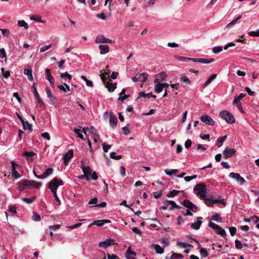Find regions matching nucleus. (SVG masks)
<instances>
[{"mask_svg":"<svg viewBox=\"0 0 259 259\" xmlns=\"http://www.w3.org/2000/svg\"><path fill=\"white\" fill-rule=\"evenodd\" d=\"M41 185V183L40 182H36L34 181L25 180L19 183L18 189L19 191H22L26 188H39Z\"/></svg>","mask_w":259,"mask_h":259,"instance_id":"obj_1","label":"nucleus"},{"mask_svg":"<svg viewBox=\"0 0 259 259\" xmlns=\"http://www.w3.org/2000/svg\"><path fill=\"white\" fill-rule=\"evenodd\" d=\"M206 191V185L203 183L198 184L194 187V191L201 199H205Z\"/></svg>","mask_w":259,"mask_h":259,"instance_id":"obj_2","label":"nucleus"},{"mask_svg":"<svg viewBox=\"0 0 259 259\" xmlns=\"http://www.w3.org/2000/svg\"><path fill=\"white\" fill-rule=\"evenodd\" d=\"M219 116L225 120L228 123L232 124L235 122L233 115L226 110L222 111L219 114Z\"/></svg>","mask_w":259,"mask_h":259,"instance_id":"obj_3","label":"nucleus"},{"mask_svg":"<svg viewBox=\"0 0 259 259\" xmlns=\"http://www.w3.org/2000/svg\"><path fill=\"white\" fill-rule=\"evenodd\" d=\"M62 185H63V181L55 178L49 183L48 188L52 192H57L58 187Z\"/></svg>","mask_w":259,"mask_h":259,"instance_id":"obj_4","label":"nucleus"},{"mask_svg":"<svg viewBox=\"0 0 259 259\" xmlns=\"http://www.w3.org/2000/svg\"><path fill=\"white\" fill-rule=\"evenodd\" d=\"M208 226L213 230H214L218 234L221 235L223 237L225 238L226 236V233L224 229L222 228L219 225L210 221L208 223Z\"/></svg>","mask_w":259,"mask_h":259,"instance_id":"obj_5","label":"nucleus"},{"mask_svg":"<svg viewBox=\"0 0 259 259\" xmlns=\"http://www.w3.org/2000/svg\"><path fill=\"white\" fill-rule=\"evenodd\" d=\"M148 74L146 73H137L135 76L132 78V80L136 82L137 81H141L144 83L147 80Z\"/></svg>","mask_w":259,"mask_h":259,"instance_id":"obj_6","label":"nucleus"},{"mask_svg":"<svg viewBox=\"0 0 259 259\" xmlns=\"http://www.w3.org/2000/svg\"><path fill=\"white\" fill-rule=\"evenodd\" d=\"M229 177L233 179H235L240 185H243L245 182V180L243 177L240 176L238 173L231 172L229 174Z\"/></svg>","mask_w":259,"mask_h":259,"instance_id":"obj_7","label":"nucleus"},{"mask_svg":"<svg viewBox=\"0 0 259 259\" xmlns=\"http://www.w3.org/2000/svg\"><path fill=\"white\" fill-rule=\"evenodd\" d=\"M236 151L234 148L226 147L223 151L224 157L228 159L231 157L236 153Z\"/></svg>","mask_w":259,"mask_h":259,"instance_id":"obj_8","label":"nucleus"},{"mask_svg":"<svg viewBox=\"0 0 259 259\" xmlns=\"http://www.w3.org/2000/svg\"><path fill=\"white\" fill-rule=\"evenodd\" d=\"M183 204L185 207L188 208L189 210H190L193 212H196L197 211V207L196 205L192 203L189 200H185L183 201Z\"/></svg>","mask_w":259,"mask_h":259,"instance_id":"obj_9","label":"nucleus"},{"mask_svg":"<svg viewBox=\"0 0 259 259\" xmlns=\"http://www.w3.org/2000/svg\"><path fill=\"white\" fill-rule=\"evenodd\" d=\"M200 119L201 121L203 122L207 125L212 126L214 124V120L208 115H202Z\"/></svg>","mask_w":259,"mask_h":259,"instance_id":"obj_10","label":"nucleus"},{"mask_svg":"<svg viewBox=\"0 0 259 259\" xmlns=\"http://www.w3.org/2000/svg\"><path fill=\"white\" fill-rule=\"evenodd\" d=\"M115 244L114 240L112 239H107L104 241L100 242L99 246L100 247L106 248L109 246Z\"/></svg>","mask_w":259,"mask_h":259,"instance_id":"obj_11","label":"nucleus"},{"mask_svg":"<svg viewBox=\"0 0 259 259\" xmlns=\"http://www.w3.org/2000/svg\"><path fill=\"white\" fill-rule=\"evenodd\" d=\"M95 42L96 43H113L114 41L105 38L103 35H99L96 37Z\"/></svg>","mask_w":259,"mask_h":259,"instance_id":"obj_12","label":"nucleus"},{"mask_svg":"<svg viewBox=\"0 0 259 259\" xmlns=\"http://www.w3.org/2000/svg\"><path fill=\"white\" fill-rule=\"evenodd\" d=\"M73 151L71 149L69 150L63 156L64 159V164L65 165H67L68 163V161L70 159L73 157Z\"/></svg>","mask_w":259,"mask_h":259,"instance_id":"obj_13","label":"nucleus"},{"mask_svg":"<svg viewBox=\"0 0 259 259\" xmlns=\"http://www.w3.org/2000/svg\"><path fill=\"white\" fill-rule=\"evenodd\" d=\"M197 221L196 222H195L194 223L191 224V227L194 229V230H198L202 223V218L201 217H198L197 218Z\"/></svg>","mask_w":259,"mask_h":259,"instance_id":"obj_14","label":"nucleus"},{"mask_svg":"<svg viewBox=\"0 0 259 259\" xmlns=\"http://www.w3.org/2000/svg\"><path fill=\"white\" fill-rule=\"evenodd\" d=\"M111 221L108 220H100L94 221L92 224L89 225L90 227L91 225H96L99 227L103 226L105 224L110 223Z\"/></svg>","mask_w":259,"mask_h":259,"instance_id":"obj_15","label":"nucleus"},{"mask_svg":"<svg viewBox=\"0 0 259 259\" xmlns=\"http://www.w3.org/2000/svg\"><path fill=\"white\" fill-rule=\"evenodd\" d=\"M117 122V119L115 116H114L113 113L110 112V118H109V123L111 126L113 128H115L116 127Z\"/></svg>","mask_w":259,"mask_h":259,"instance_id":"obj_16","label":"nucleus"},{"mask_svg":"<svg viewBox=\"0 0 259 259\" xmlns=\"http://www.w3.org/2000/svg\"><path fill=\"white\" fill-rule=\"evenodd\" d=\"M164 204L170 205V207L169 208V210H172L174 208L180 209L182 208L180 206L177 205L174 201L166 200L164 202Z\"/></svg>","mask_w":259,"mask_h":259,"instance_id":"obj_17","label":"nucleus"},{"mask_svg":"<svg viewBox=\"0 0 259 259\" xmlns=\"http://www.w3.org/2000/svg\"><path fill=\"white\" fill-rule=\"evenodd\" d=\"M155 85V91L157 93H160L162 92L163 88L161 85V83L159 82V80L158 79H155L154 81Z\"/></svg>","mask_w":259,"mask_h":259,"instance_id":"obj_18","label":"nucleus"},{"mask_svg":"<svg viewBox=\"0 0 259 259\" xmlns=\"http://www.w3.org/2000/svg\"><path fill=\"white\" fill-rule=\"evenodd\" d=\"M99 48L100 50V54L102 55L106 54L109 51V46L107 45H100Z\"/></svg>","mask_w":259,"mask_h":259,"instance_id":"obj_19","label":"nucleus"},{"mask_svg":"<svg viewBox=\"0 0 259 259\" xmlns=\"http://www.w3.org/2000/svg\"><path fill=\"white\" fill-rule=\"evenodd\" d=\"M126 91L125 89H123L119 94V97L118 98V101H121L122 103L124 102V101L127 99L129 97V95H126L125 94Z\"/></svg>","mask_w":259,"mask_h":259,"instance_id":"obj_20","label":"nucleus"},{"mask_svg":"<svg viewBox=\"0 0 259 259\" xmlns=\"http://www.w3.org/2000/svg\"><path fill=\"white\" fill-rule=\"evenodd\" d=\"M80 168L84 175L88 176L91 175L92 170L90 166H85L83 165V163H82Z\"/></svg>","mask_w":259,"mask_h":259,"instance_id":"obj_21","label":"nucleus"},{"mask_svg":"<svg viewBox=\"0 0 259 259\" xmlns=\"http://www.w3.org/2000/svg\"><path fill=\"white\" fill-rule=\"evenodd\" d=\"M151 247L154 249L158 254H162L164 252V247H161L158 244H152L151 245Z\"/></svg>","mask_w":259,"mask_h":259,"instance_id":"obj_22","label":"nucleus"},{"mask_svg":"<svg viewBox=\"0 0 259 259\" xmlns=\"http://www.w3.org/2000/svg\"><path fill=\"white\" fill-rule=\"evenodd\" d=\"M53 171V169L51 168H47L43 174L41 175V176L38 177L41 179H45L50 175H51Z\"/></svg>","mask_w":259,"mask_h":259,"instance_id":"obj_23","label":"nucleus"},{"mask_svg":"<svg viewBox=\"0 0 259 259\" xmlns=\"http://www.w3.org/2000/svg\"><path fill=\"white\" fill-rule=\"evenodd\" d=\"M30 19L43 24L46 23L45 21L42 20L41 17L37 15L31 16L30 17Z\"/></svg>","mask_w":259,"mask_h":259,"instance_id":"obj_24","label":"nucleus"},{"mask_svg":"<svg viewBox=\"0 0 259 259\" xmlns=\"http://www.w3.org/2000/svg\"><path fill=\"white\" fill-rule=\"evenodd\" d=\"M111 80V79H109V81H108V83L106 84H105L106 88L108 89V91L109 92H113L115 89L116 88V83H110L109 81Z\"/></svg>","mask_w":259,"mask_h":259,"instance_id":"obj_25","label":"nucleus"},{"mask_svg":"<svg viewBox=\"0 0 259 259\" xmlns=\"http://www.w3.org/2000/svg\"><path fill=\"white\" fill-rule=\"evenodd\" d=\"M245 94L244 93H241L239 96H235L233 101V104L240 103V100L243 99L245 96Z\"/></svg>","mask_w":259,"mask_h":259,"instance_id":"obj_26","label":"nucleus"},{"mask_svg":"<svg viewBox=\"0 0 259 259\" xmlns=\"http://www.w3.org/2000/svg\"><path fill=\"white\" fill-rule=\"evenodd\" d=\"M177 245L182 248H192L193 246L188 243L182 242L180 241H177Z\"/></svg>","mask_w":259,"mask_h":259,"instance_id":"obj_27","label":"nucleus"},{"mask_svg":"<svg viewBox=\"0 0 259 259\" xmlns=\"http://www.w3.org/2000/svg\"><path fill=\"white\" fill-rule=\"evenodd\" d=\"M34 97H35V99L36 100V102L37 105L40 108H42L44 106V103L43 101H42L39 95L38 94L36 96H34Z\"/></svg>","mask_w":259,"mask_h":259,"instance_id":"obj_28","label":"nucleus"},{"mask_svg":"<svg viewBox=\"0 0 259 259\" xmlns=\"http://www.w3.org/2000/svg\"><path fill=\"white\" fill-rule=\"evenodd\" d=\"M211 220L218 223H221L222 222V218L220 214L216 212L213 213L211 217Z\"/></svg>","mask_w":259,"mask_h":259,"instance_id":"obj_29","label":"nucleus"},{"mask_svg":"<svg viewBox=\"0 0 259 259\" xmlns=\"http://www.w3.org/2000/svg\"><path fill=\"white\" fill-rule=\"evenodd\" d=\"M46 90L48 97L51 100V101H55L56 100V98L53 95L51 89L48 87L46 88Z\"/></svg>","mask_w":259,"mask_h":259,"instance_id":"obj_30","label":"nucleus"},{"mask_svg":"<svg viewBox=\"0 0 259 259\" xmlns=\"http://www.w3.org/2000/svg\"><path fill=\"white\" fill-rule=\"evenodd\" d=\"M58 88L61 91H62L64 92H67L70 91L69 86L66 83H63V85H58L57 86Z\"/></svg>","mask_w":259,"mask_h":259,"instance_id":"obj_31","label":"nucleus"},{"mask_svg":"<svg viewBox=\"0 0 259 259\" xmlns=\"http://www.w3.org/2000/svg\"><path fill=\"white\" fill-rule=\"evenodd\" d=\"M227 136L219 137L217 141V145L218 147H220L223 145L224 142L226 140Z\"/></svg>","mask_w":259,"mask_h":259,"instance_id":"obj_32","label":"nucleus"},{"mask_svg":"<svg viewBox=\"0 0 259 259\" xmlns=\"http://www.w3.org/2000/svg\"><path fill=\"white\" fill-rule=\"evenodd\" d=\"M109 72H106L101 74V78L104 84L107 83L109 81V79L106 76L107 75L109 76Z\"/></svg>","mask_w":259,"mask_h":259,"instance_id":"obj_33","label":"nucleus"},{"mask_svg":"<svg viewBox=\"0 0 259 259\" xmlns=\"http://www.w3.org/2000/svg\"><path fill=\"white\" fill-rule=\"evenodd\" d=\"M166 174L169 176H171L173 175H176L179 170L178 169H165L164 170Z\"/></svg>","mask_w":259,"mask_h":259,"instance_id":"obj_34","label":"nucleus"},{"mask_svg":"<svg viewBox=\"0 0 259 259\" xmlns=\"http://www.w3.org/2000/svg\"><path fill=\"white\" fill-rule=\"evenodd\" d=\"M180 79L182 82L185 83L187 84H191V82L190 79L185 74L181 75Z\"/></svg>","mask_w":259,"mask_h":259,"instance_id":"obj_35","label":"nucleus"},{"mask_svg":"<svg viewBox=\"0 0 259 259\" xmlns=\"http://www.w3.org/2000/svg\"><path fill=\"white\" fill-rule=\"evenodd\" d=\"M217 75L216 74H213L211 75L205 82L204 85L205 87L207 86L210 83V82L217 77Z\"/></svg>","mask_w":259,"mask_h":259,"instance_id":"obj_36","label":"nucleus"},{"mask_svg":"<svg viewBox=\"0 0 259 259\" xmlns=\"http://www.w3.org/2000/svg\"><path fill=\"white\" fill-rule=\"evenodd\" d=\"M214 61V59L213 58H211L209 59L206 58H200L199 59V63H203V64H208L212 63Z\"/></svg>","mask_w":259,"mask_h":259,"instance_id":"obj_37","label":"nucleus"},{"mask_svg":"<svg viewBox=\"0 0 259 259\" xmlns=\"http://www.w3.org/2000/svg\"><path fill=\"white\" fill-rule=\"evenodd\" d=\"M22 123L24 130H28L30 131H32V125L29 124L28 121H25L23 120V122H22Z\"/></svg>","mask_w":259,"mask_h":259,"instance_id":"obj_38","label":"nucleus"},{"mask_svg":"<svg viewBox=\"0 0 259 259\" xmlns=\"http://www.w3.org/2000/svg\"><path fill=\"white\" fill-rule=\"evenodd\" d=\"M242 16L241 15H239L238 17H237L236 19L233 20L232 21H231L227 26H226V27L227 28H230L231 27H232V26L234 25L237 22V21H238L241 18Z\"/></svg>","mask_w":259,"mask_h":259,"instance_id":"obj_39","label":"nucleus"},{"mask_svg":"<svg viewBox=\"0 0 259 259\" xmlns=\"http://www.w3.org/2000/svg\"><path fill=\"white\" fill-rule=\"evenodd\" d=\"M12 176L16 179H19L20 177V175L16 170V167L12 168Z\"/></svg>","mask_w":259,"mask_h":259,"instance_id":"obj_40","label":"nucleus"},{"mask_svg":"<svg viewBox=\"0 0 259 259\" xmlns=\"http://www.w3.org/2000/svg\"><path fill=\"white\" fill-rule=\"evenodd\" d=\"M45 75L46 79L48 80L54 79L51 73V70L49 68L46 69Z\"/></svg>","mask_w":259,"mask_h":259,"instance_id":"obj_41","label":"nucleus"},{"mask_svg":"<svg viewBox=\"0 0 259 259\" xmlns=\"http://www.w3.org/2000/svg\"><path fill=\"white\" fill-rule=\"evenodd\" d=\"M18 25L21 27H24L25 29H28V25L24 20H19L18 21Z\"/></svg>","mask_w":259,"mask_h":259,"instance_id":"obj_42","label":"nucleus"},{"mask_svg":"<svg viewBox=\"0 0 259 259\" xmlns=\"http://www.w3.org/2000/svg\"><path fill=\"white\" fill-rule=\"evenodd\" d=\"M23 155L26 157L28 160H32V158L34 156V153L31 152L26 151L23 153Z\"/></svg>","mask_w":259,"mask_h":259,"instance_id":"obj_43","label":"nucleus"},{"mask_svg":"<svg viewBox=\"0 0 259 259\" xmlns=\"http://www.w3.org/2000/svg\"><path fill=\"white\" fill-rule=\"evenodd\" d=\"M32 73V69L30 65H27L25 66V68L24 70V74L26 75L27 76Z\"/></svg>","mask_w":259,"mask_h":259,"instance_id":"obj_44","label":"nucleus"},{"mask_svg":"<svg viewBox=\"0 0 259 259\" xmlns=\"http://www.w3.org/2000/svg\"><path fill=\"white\" fill-rule=\"evenodd\" d=\"M183 256L181 254L177 253H174L172 252L170 257V259H183Z\"/></svg>","mask_w":259,"mask_h":259,"instance_id":"obj_45","label":"nucleus"},{"mask_svg":"<svg viewBox=\"0 0 259 259\" xmlns=\"http://www.w3.org/2000/svg\"><path fill=\"white\" fill-rule=\"evenodd\" d=\"M151 97H152V93H150L146 94L145 92H141L139 94V97H138V98H142V97L150 98Z\"/></svg>","mask_w":259,"mask_h":259,"instance_id":"obj_46","label":"nucleus"},{"mask_svg":"<svg viewBox=\"0 0 259 259\" xmlns=\"http://www.w3.org/2000/svg\"><path fill=\"white\" fill-rule=\"evenodd\" d=\"M179 192V191L176 190H173L172 191H170L167 194L166 196L168 197H174L176 196Z\"/></svg>","mask_w":259,"mask_h":259,"instance_id":"obj_47","label":"nucleus"},{"mask_svg":"<svg viewBox=\"0 0 259 259\" xmlns=\"http://www.w3.org/2000/svg\"><path fill=\"white\" fill-rule=\"evenodd\" d=\"M110 157L111 158L116 160H119L121 158V155H116V153L114 152H112L110 153Z\"/></svg>","mask_w":259,"mask_h":259,"instance_id":"obj_48","label":"nucleus"},{"mask_svg":"<svg viewBox=\"0 0 259 259\" xmlns=\"http://www.w3.org/2000/svg\"><path fill=\"white\" fill-rule=\"evenodd\" d=\"M89 132L93 135V136H96V137H98V132L97 130L94 127L92 126L89 128Z\"/></svg>","mask_w":259,"mask_h":259,"instance_id":"obj_49","label":"nucleus"},{"mask_svg":"<svg viewBox=\"0 0 259 259\" xmlns=\"http://www.w3.org/2000/svg\"><path fill=\"white\" fill-rule=\"evenodd\" d=\"M60 76L62 79H64L65 80L68 79L69 80H70L72 78L71 76L67 72L62 73Z\"/></svg>","mask_w":259,"mask_h":259,"instance_id":"obj_50","label":"nucleus"},{"mask_svg":"<svg viewBox=\"0 0 259 259\" xmlns=\"http://www.w3.org/2000/svg\"><path fill=\"white\" fill-rule=\"evenodd\" d=\"M53 194V196L55 198V203L57 205H60L61 204V201L60 200L59 198H58L57 192H52Z\"/></svg>","mask_w":259,"mask_h":259,"instance_id":"obj_51","label":"nucleus"},{"mask_svg":"<svg viewBox=\"0 0 259 259\" xmlns=\"http://www.w3.org/2000/svg\"><path fill=\"white\" fill-rule=\"evenodd\" d=\"M81 78L84 80L86 82V84L87 86L88 87H92L93 85V82L90 81V80H89L86 77V76H84V75H81Z\"/></svg>","mask_w":259,"mask_h":259,"instance_id":"obj_52","label":"nucleus"},{"mask_svg":"<svg viewBox=\"0 0 259 259\" xmlns=\"http://www.w3.org/2000/svg\"><path fill=\"white\" fill-rule=\"evenodd\" d=\"M223 48L221 46H216L212 48V52L214 54H218L222 52Z\"/></svg>","mask_w":259,"mask_h":259,"instance_id":"obj_53","label":"nucleus"},{"mask_svg":"<svg viewBox=\"0 0 259 259\" xmlns=\"http://www.w3.org/2000/svg\"><path fill=\"white\" fill-rule=\"evenodd\" d=\"M8 211L13 215H14L17 213L16 207L13 205L10 206L9 208Z\"/></svg>","mask_w":259,"mask_h":259,"instance_id":"obj_54","label":"nucleus"},{"mask_svg":"<svg viewBox=\"0 0 259 259\" xmlns=\"http://www.w3.org/2000/svg\"><path fill=\"white\" fill-rule=\"evenodd\" d=\"M200 252L201 255L204 257H206L208 255V253L205 248H201L200 250Z\"/></svg>","mask_w":259,"mask_h":259,"instance_id":"obj_55","label":"nucleus"},{"mask_svg":"<svg viewBox=\"0 0 259 259\" xmlns=\"http://www.w3.org/2000/svg\"><path fill=\"white\" fill-rule=\"evenodd\" d=\"M248 35L251 36H259V29H257L255 31H249Z\"/></svg>","mask_w":259,"mask_h":259,"instance_id":"obj_56","label":"nucleus"},{"mask_svg":"<svg viewBox=\"0 0 259 259\" xmlns=\"http://www.w3.org/2000/svg\"><path fill=\"white\" fill-rule=\"evenodd\" d=\"M35 197H32L30 198L25 197L23 198V200L27 203H31L35 200Z\"/></svg>","mask_w":259,"mask_h":259,"instance_id":"obj_57","label":"nucleus"},{"mask_svg":"<svg viewBox=\"0 0 259 259\" xmlns=\"http://www.w3.org/2000/svg\"><path fill=\"white\" fill-rule=\"evenodd\" d=\"M205 200H206V204L209 206H212L213 204L217 202V200H213L210 199H204Z\"/></svg>","mask_w":259,"mask_h":259,"instance_id":"obj_58","label":"nucleus"},{"mask_svg":"<svg viewBox=\"0 0 259 259\" xmlns=\"http://www.w3.org/2000/svg\"><path fill=\"white\" fill-rule=\"evenodd\" d=\"M75 133L78 135V137L80 139L84 140L83 136L80 133V130L78 128H74L73 130Z\"/></svg>","mask_w":259,"mask_h":259,"instance_id":"obj_59","label":"nucleus"},{"mask_svg":"<svg viewBox=\"0 0 259 259\" xmlns=\"http://www.w3.org/2000/svg\"><path fill=\"white\" fill-rule=\"evenodd\" d=\"M102 146L103 150L105 152H107L109 149L111 147V145L106 144V143H104Z\"/></svg>","mask_w":259,"mask_h":259,"instance_id":"obj_60","label":"nucleus"},{"mask_svg":"<svg viewBox=\"0 0 259 259\" xmlns=\"http://www.w3.org/2000/svg\"><path fill=\"white\" fill-rule=\"evenodd\" d=\"M32 219L35 222H38L40 220V215L36 213H33V216L32 217Z\"/></svg>","mask_w":259,"mask_h":259,"instance_id":"obj_61","label":"nucleus"},{"mask_svg":"<svg viewBox=\"0 0 259 259\" xmlns=\"http://www.w3.org/2000/svg\"><path fill=\"white\" fill-rule=\"evenodd\" d=\"M158 76L160 78L162 81L165 80L167 77L166 74L164 72H162L158 74Z\"/></svg>","mask_w":259,"mask_h":259,"instance_id":"obj_62","label":"nucleus"},{"mask_svg":"<svg viewBox=\"0 0 259 259\" xmlns=\"http://www.w3.org/2000/svg\"><path fill=\"white\" fill-rule=\"evenodd\" d=\"M229 231H230L231 235L233 236L234 235H235L236 231H237V229L234 227H231L229 228Z\"/></svg>","mask_w":259,"mask_h":259,"instance_id":"obj_63","label":"nucleus"},{"mask_svg":"<svg viewBox=\"0 0 259 259\" xmlns=\"http://www.w3.org/2000/svg\"><path fill=\"white\" fill-rule=\"evenodd\" d=\"M235 247L236 248L241 249L242 248V244L240 241H239L238 240H236L235 241Z\"/></svg>","mask_w":259,"mask_h":259,"instance_id":"obj_64","label":"nucleus"}]
</instances>
